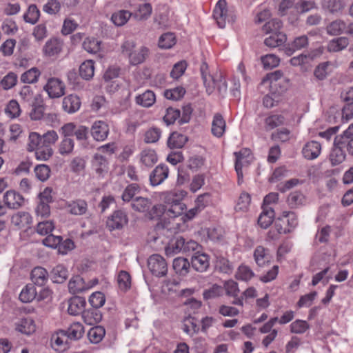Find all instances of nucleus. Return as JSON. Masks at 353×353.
<instances>
[{"mask_svg": "<svg viewBox=\"0 0 353 353\" xmlns=\"http://www.w3.org/2000/svg\"><path fill=\"white\" fill-rule=\"evenodd\" d=\"M224 289L221 286L214 284L210 288L206 289L203 292V296L205 300L216 299L221 296Z\"/></svg>", "mask_w": 353, "mask_h": 353, "instance_id": "4d7b16f0", "label": "nucleus"}, {"mask_svg": "<svg viewBox=\"0 0 353 353\" xmlns=\"http://www.w3.org/2000/svg\"><path fill=\"white\" fill-rule=\"evenodd\" d=\"M105 302V297L101 292H93L89 298V303L92 307L99 309Z\"/></svg>", "mask_w": 353, "mask_h": 353, "instance_id": "338daca9", "label": "nucleus"}, {"mask_svg": "<svg viewBox=\"0 0 353 353\" xmlns=\"http://www.w3.org/2000/svg\"><path fill=\"white\" fill-rule=\"evenodd\" d=\"M118 284L121 290L126 291L130 288L131 276L126 271H121L117 279Z\"/></svg>", "mask_w": 353, "mask_h": 353, "instance_id": "69168bd1", "label": "nucleus"}, {"mask_svg": "<svg viewBox=\"0 0 353 353\" xmlns=\"http://www.w3.org/2000/svg\"><path fill=\"white\" fill-rule=\"evenodd\" d=\"M79 75L85 80H90L94 76V62L92 60H87L79 66Z\"/></svg>", "mask_w": 353, "mask_h": 353, "instance_id": "c03bdc74", "label": "nucleus"}, {"mask_svg": "<svg viewBox=\"0 0 353 353\" xmlns=\"http://www.w3.org/2000/svg\"><path fill=\"white\" fill-rule=\"evenodd\" d=\"M15 330L24 335L30 336L36 332L37 325L32 318L25 317L15 323Z\"/></svg>", "mask_w": 353, "mask_h": 353, "instance_id": "4468645a", "label": "nucleus"}, {"mask_svg": "<svg viewBox=\"0 0 353 353\" xmlns=\"http://www.w3.org/2000/svg\"><path fill=\"white\" fill-rule=\"evenodd\" d=\"M128 223L127 213L122 210H117L109 216L106 221V226L110 231L122 230Z\"/></svg>", "mask_w": 353, "mask_h": 353, "instance_id": "20e7f679", "label": "nucleus"}, {"mask_svg": "<svg viewBox=\"0 0 353 353\" xmlns=\"http://www.w3.org/2000/svg\"><path fill=\"white\" fill-rule=\"evenodd\" d=\"M121 50L122 54L128 58L132 65L143 63L150 53L149 49L145 46L137 48L136 43L132 40L125 41L121 46Z\"/></svg>", "mask_w": 353, "mask_h": 353, "instance_id": "f257e3e1", "label": "nucleus"}, {"mask_svg": "<svg viewBox=\"0 0 353 353\" xmlns=\"http://www.w3.org/2000/svg\"><path fill=\"white\" fill-rule=\"evenodd\" d=\"M336 142L338 145H343L348 154L353 157V123L343 134L337 136Z\"/></svg>", "mask_w": 353, "mask_h": 353, "instance_id": "9d476101", "label": "nucleus"}, {"mask_svg": "<svg viewBox=\"0 0 353 353\" xmlns=\"http://www.w3.org/2000/svg\"><path fill=\"white\" fill-rule=\"evenodd\" d=\"M50 276L53 283H63L68 277V271L64 265L59 264L51 270Z\"/></svg>", "mask_w": 353, "mask_h": 353, "instance_id": "7c9ffc66", "label": "nucleus"}, {"mask_svg": "<svg viewBox=\"0 0 353 353\" xmlns=\"http://www.w3.org/2000/svg\"><path fill=\"white\" fill-rule=\"evenodd\" d=\"M102 316L101 312L95 307L85 310L82 314L84 323L90 325L99 323L102 319Z\"/></svg>", "mask_w": 353, "mask_h": 353, "instance_id": "cd10ccee", "label": "nucleus"}, {"mask_svg": "<svg viewBox=\"0 0 353 353\" xmlns=\"http://www.w3.org/2000/svg\"><path fill=\"white\" fill-rule=\"evenodd\" d=\"M184 245V238L181 236L173 239L165 248V254L168 256H172L174 254L183 252Z\"/></svg>", "mask_w": 353, "mask_h": 353, "instance_id": "c756f323", "label": "nucleus"}, {"mask_svg": "<svg viewBox=\"0 0 353 353\" xmlns=\"http://www.w3.org/2000/svg\"><path fill=\"white\" fill-rule=\"evenodd\" d=\"M305 201L304 195L300 192H293L288 197V203L292 208H297Z\"/></svg>", "mask_w": 353, "mask_h": 353, "instance_id": "774afa93", "label": "nucleus"}, {"mask_svg": "<svg viewBox=\"0 0 353 353\" xmlns=\"http://www.w3.org/2000/svg\"><path fill=\"white\" fill-rule=\"evenodd\" d=\"M161 131L157 127H152L148 129L144 136V141L146 143H154L159 141L161 137Z\"/></svg>", "mask_w": 353, "mask_h": 353, "instance_id": "052dcab7", "label": "nucleus"}, {"mask_svg": "<svg viewBox=\"0 0 353 353\" xmlns=\"http://www.w3.org/2000/svg\"><path fill=\"white\" fill-rule=\"evenodd\" d=\"M148 267L150 272L158 277L164 276L168 272L165 259L158 254H152L148 258Z\"/></svg>", "mask_w": 353, "mask_h": 353, "instance_id": "7ed1b4c3", "label": "nucleus"}, {"mask_svg": "<svg viewBox=\"0 0 353 353\" xmlns=\"http://www.w3.org/2000/svg\"><path fill=\"white\" fill-rule=\"evenodd\" d=\"M346 23L341 19H336L331 22L326 28L327 33L332 36H338L345 34Z\"/></svg>", "mask_w": 353, "mask_h": 353, "instance_id": "e433bc0d", "label": "nucleus"}, {"mask_svg": "<svg viewBox=\"0 0 353 353\" xmlns=\"http://www.w3.org/2000/svg\"><path fill=\"white\" fill-rule=\"evenodd\" d=\"M158 161L156 152L152 149H145L140 153V161L146 168H152Z\"/></svg>", "mask_w": 353, "mask_h": 353, "instance_id": "72a5a7b5", "label": "nucleus"}, {"mask_svg": "<svg viewBox=\"0 0 353 353\" xmlns=\"http://www.w3.org/2000/svg\"><path fill=\"white\" fill-rule=\"evenodd\" d=\"M270 35L265 38L264 40V44L270 48H276L279 47L284 43H285L287 40L286 34L284 33H274L270 34Z\"/></svg>", "mask_w": 353, "mask_h": 353, "instance_id": "a18cd8bd", "label": "nucleus"}, {"mask_svg": "<svg viewBox=\"0 0 353 353\" xmlns=\"http://www.w3.org/2000/svg\"><path fill=\"white\" fill-rule=\"evenodd\" d=\"M254 257L256 264L263 267L271 261L270 250L263 246H257L254 252Z\"/></svg>", "mask_w": 353, "mask_h": 353, "instance_id": "c85d7f7f", "label": "nucleus"}, {"mask_svg": "<svg viewBox=\"0 0 353 353\" xmlns=\"http://www.w3.org/2000/svg\"><path fill=\"white\" fill-rule=\"evenodd\" d=\"M172 267L177 274L185 276L190 271V263L185 258L177 257L174 259Z\"/></svg>", "mask_w": 353, "mask_h": 353, "instance_id": "c9c22d12", "label": "nucleus"}, {"mask_svg": "<svg viewBox=\"0 0 353 353\" xmlns=\"http://www.w3.org/2000/svg\"><path fill=\"white\" fill-rule=\"evenodd\" d=\"M226 128V122L220 113H216L212 119L211 132L213 136L221 138L223 136Z\"/></svg>", "mask_w": 353, "mask_h": 353, "instance_id": "5701e85b", "label": "nucleus"}, {"mask_svg": "<svg viewBox=\"0 0 353 353\" xmlns=\"http://www.w3.org/2000/svg\"><path fill=\"white\" fill-rule=\"evenodd\" d=\"M40 17V11L34 4H31L23 15L24 21L31 24H35Z\"/></svg>", "mask_w": 353, "mask_h": 353, "instance_id": "3c124183", "label": "nucleus"}, {"mask_svg": "<svg viewBox=\"0 0 353 353\" xmlns=\"http://www.w3.org/2000/svg\"><path fill=\"white\" fill-rule=\"evenodd\" d=\"M309 45L308 37L306 35L296 37L294 40L285 44L282 49L287 56H291L294 52L307 48Z\"/></svg>", "mask_w": 353, "mask_h": 353, "instance_id": "0eeeda50", "label": "nucleus"}, {"mask_svg": "<svg viewBox=\"0 0 353 353\" xmlns=\"http://www.w3.org/2000/svg\"><path fill=\"white\" fill-rule=\"evenodd\" d=\"M63 43L61 40L52 38L48 40L43 48L46 56L52 57L58 54L62 50Z\"/></svg>", "mask_w": 353, "mask_h": 353, "instance_id": "bb28decb", "label": "nucleus"}, {"mask_svg": "<svg viewBox=\"0 0 353 353\" xmlns=\"http://www.w3.org/2000/svg\"><path fill=\"white\" fill-rule=\"evenodd\" d=\"M109 126L103 121H96L90 129V133L97 141H103L109 134Z\"/></svg>", "mask_w": 353, "mask_h": 353, "instance_id": "6e6552de", "label": "nucleus"}, {"mask_svg": "<svg viewBox=\"0 0 353 353\" xmlns=\"http://www.w3.org/2000/svg\"><path fill=\"white\" fill-rule=\"evenodd\" d=\"M348 45L349 39L345 37H340L330 41L327 50L330 52H336L346 48Z\"/></svg>", "mask_w": 353, "mask_h": 353, "instance_id": "4c0bfd02", "label": "nucleus"}, {"mask_svg": "<svg viewBox=\"0 0 353 353\" xmlns=\"http://www.w3.org/2000/svg\"><path fill=\"white\" fill-rule=\"evenodd\" d=\"M169 205L170 207L165 210L163 219H161L154 228V230L157 234L165 235V232H168L171 229L170 223L165 220V216L173 218L176 217L182 214L185 207V205Z\"/></svg>", "mask_w": 353, "mask_h": 353, "instance_id": "f03ea898", "label": "nucleus"}, {"mask_svg": "<svg viewBox=\"0 0 353 353\" xmlns=\"http://www.w3.org/2000/svg\"><path fill=\"white\" fill-rule=\"evenodd\" d=\"M135 101L138 105L149 108L156 101V96L153 91L148 90L143 94L137 96Z\"/></svg>", "mask_w": 353, "mask_h": 353, "instance_id": "58836bf2", "label": "nucleus"}, {"mask_svg": "<svg viewBox=\"0 0 353 353\" xmlns=\"http://www.w3.org/2000/svg\"><path fill=\"white\" fill-rule=\"evenodd\" d=\"M191 265L197 272H205L210 267V256L205 253L197 252L191 258Z\"/></svg>", "mask_w": 353, "mask_h": 353, "instance_id": "9b49d317", "label": "nucleus"}, {"mask_svg": "<svg viewBox=\"0 0 353 353\" xmlns=\"http://www.w3.org/2000/svg\"><path fill=\"white\" fill-rule=\"evenodd\" d=\"M67 337H64L60 333V330L56 334H53L51 338L52 347L59 351L65 349L68 343Z\"/></svg>", "mask_w": 353, "mask_h": 353, "instance_id": "5fc2aeb1", "label": "nucleus"}, {"mask_svg": "<svg viewBox=\"0 0 353 353\" xmlns=\"http://www.w3.org/2000/svg\"><path fill=\"white\" fill-rule=\"evenodd\" d=\"M227 2L225 0H219L213 11V17L216 20L218 26L221 28L225 26L226 19L228 18Z\"/></svg>", "mask_w": 353, "mask_h": 353, "instance_id": "f8f14e48", "label": "nucleus"}, {"mask_svg": "<svg viewBox=\"0 0 353 353\" xmlns=\"http://www.w3.org/2000/svg\"><path fill=\"white\" fill-rule=\"evenodd\" d=\"M234 155L236 157L234 167L238 176V183L240 184L243 179L242 168L244 165L248 164V159L251 155V151L248 148H243L239 152H235Z\"/></svg>", "mask_w": 353, "mask_h": 353, "instance_id": "423d86ee", "label": "nucleus"}, {"mask_svg": "<svg viewBox=\"0 0 353 353\" xmlns=\"http://www.w3.org/2000/svg\"><path fill=\"white\" fill-rule=\"evenodd\" d=\"M176 43L174 34L171 32L163 34L159 39V47L162 49L171 48Z\"/></svg>", "mask_w": 353, "mask_h": 353, "instance_id": "6e6d98bb", "label": "nucleus"}, {"mask_svg": "<svg viewBox=\"0 0 353 353\" xmlns=\"http://www.w3.org/2000/svg\"><path fill=\"white\" fill-rule=\"evenodd\" d=\"M40 74L39 69L34 67L21 74V81L24 83H34L38 81Z\"/></svg>", "mask_w": 353, "mask_h": 353, "instance_id": "864d4df0", "label": "nucleus"}, {"mask_svg": "<svg viewBox=\"0 0 353 353\" xmlns=\"http://www.w3.org/2000/svg\"><path fill=\"white\" fill-rule=\"evenodd\" d=\"M50 98H59L65 94V83L58 78H50L44 86Z\"/></svg>", "mask_w": 353, "mask_h": 353, "instance_id": "39448f33", "label": "nucleus"}, {"mask_svg": "<svg viewBox=\"0 0 353 353\" xmlns=\"http://www.w3.org/2000/svg\"><path fill=\"white\" fill-rule=\"evenodd\" d=\"M282 21L279 19H273L266 22L262 28L265 34L283 33L280 31L282 28Z\"/></svg>", "mask_w": 353, "mask_h": 353, "instance_id": "09e8293b", "label": "nucleus"}, {"mask_svg": "<svg viewBox=\"0 0 353 353\" xmlns=\"http://www.w3.org/2000/svg\"><path fill=\"white\" fill-rule=\"evenodd\" d=\"M74 143L72 139L70 137H64L61 141L59 147V152L62 155H68L72 152Z\"/></svg>", "mask_w": 353, "mask_h": 353, "instance_id": "0e129e2a", "label": "nucleus"}, {"mask_svg": "<svg viewBox=\"0 0 353 353\" xmlns=\"http://www.w3.org/2000/svg\"><path fill=\"white\" fill-rule=\"evenodd\" d=\"M37 292L34 284H27L19 294V299L23 303H30L37 299Z\"/></svg>", "mask_w": 353, "mask_h": 353, "instance_id": "ea45409f", "label": "nucleus"}, {"mask_svg": "<svg viewBox=\"0 0 353 353\" xmlns=\"http://www.w3.org/2000/svg\"><path fill=\"white\" fill-rule=\"evenodd\" d=\"M337 136H335L333 148L330 154V161L332 165H337L343 163L346 158L345 151L343 145H338L336 142Z\"/></svg>", "mask_w": 353, "mask_h": 353, "instance_id": "dca6fc26", "label": "nucleus"}, {"mask_svg": "<svg viewBox=\"0 0 353 353\" xmlns=\"http://www.w3.org/2000/svg\"><path fill=\"white\" fill-rule=\"evenodd\" d=\"M50 274L46 269L41 266L34 268L30 273L32 284L37 286H43L48 282Z\"/></svg>", "mask_w": 353, "mask_h": 353, "instance_id": "6ab92c4d", "label": "nucleus"}, {"mask_svg": "<svg viewBox=\"0 0 353 353\" xmlns=\"http://www.w3.org/2000/svg\"><path fill=\"white\" fill-rule=\"evenodd\" d=\"M188 138L187 136L178 133L177 132H172L168 138V145L170 148H181L188 141Z\"/></svg>", "mask_w": 353, "mask_h": 353, "instance_id": "a19ab883", "label": "nucleus"}, {"mask_svg": "<svg viewBox=\"0 0 353 353\" xmlns=\"http://www.w3.org/2000/svg\"><path fill=\"white\" fill-rule=\"evenodd\" d=\"M84 332L83 326L80 323H73L66 330H60V333L67 339L78 340L83 336Z\"/></svg>", "mask_w": 353, "mask_h": 353, "instance_id": "4be33fe9", "label": "nucleus"}, {"mask_svg": "<svg viewBox=\"0 0 353 353\" xmlns=\"http://www.w3.org/2000/svg\"><path fill=\"white\" fill-rule=\"evenodd\" d=\"M169 169L167 165L160 164L157 165L150 174V182L152 186L162 183L168 178Z\"/></svg>", "mask_w": 353, "mask_h": 353, "instance_id": "ddd939ff", "label": "nucleus"}, {"mask_svg": "<svg viewBox=\"0 0 353 353\" xmlns=\"http://www.w3.org/2000/svg\"><path fill=\"white\" fill-rule=\"evenodd\" d=\"M32 218L30 213L26 212H18L11 218V223L19 229H22L32 223Z\"/></svg>", "mask_w": 353, "mask_h": 353, "instance_id": "a878e982", "label": "nucleus"}, {"mask_svg": "<svg viewBox=\"0 0 353 353\" xmlns=\"http://www.w3.org/2000/svg\"><path fill=\"white\" fill-rule=\"evenodd\" d=\"M68 288L71 293L77 294L89 289V287H87L84 279L81 276L76 275L70 280Z\"/></svg>", "mask_w": 353, "mask_h": 353, "instance_id": "f704fd0d", "label": "nucleus"}, {"mask_svg": "<svg viewBox=\"0 0 353 353\" xmlns=\"http://www.w3.org/2000/svg\"><path fill=\"white\" fill-rule=\"evenodd\" d=\"M286 90L287 88L285 87H280L279 90H271V94H268L263 97V105L268 108H271L276 105L280 100L281 94Z\"/></svg>", "mask_w": 353, "mask_h": 353, "instance_id": "473e14b6", "label": "nucleus"}, {"mask_svg": "<svg viewBox=\"0 0 353 353\" xmlns=\"http://www.w3.org/2000/svg\"><path fill=\"white\" fill-rule=\"evenodd\" d=\"M130 17L131 12L122 10L112 14L111 20L117 26H122L127 23Z\"/></svg>", "mask_w": 353, "mask_h": 353, "instance_id": "603ef678", "label": "nucleus"}, {"mask_svg": "<svg viewBox=\"0 0 353 353\" xmlns=\"http://www.w3.org/2000/svg\"><path fill=\"white\" fill-rule=\"evenodd\" d=\"M5 112L11 119L18 117L21 114L19 103L14 99L10 101L5 109Z\"/></svg>", "mask_w": 353, "mask_h": 353, "instance_id": "e2e57ef3", "label": "nucleus"}, {"mask_svg": "<svg viewBox=\"0 0 353 353\" xmlns=\"http://www.w3.org/2000/svg\"><path fill=\"white\" fill-rule=\"evenodd\" d=\"M30 105L32 107L30 117L32 120H40L44 116V103L41 94H36L31 100Z\"/></svg>", "mask_w": 353, "mask_h": 353, "instance_id": "1a4fd4ad", "label": "nucleus"}, {"mask_svg": "<svg viewBox=\"0 0 353 353\" xmlns=\"http://www.w3.org/2000/svg\"><path fill=\"white\" fill-rule=\"evenodd\" d=\"M140 191V187L137 183H131L124 190L121 198L124 202L133 200L134 195Z\"/></svg>", "mask_w": 353, "mask_h": 353, "instance_id": "13d9d810", "label": "nucleus"}, {"mask_svg": "<svg viewBox=\"0 0 353 353\" xmlns=\"http://www.w3.org/2000/svg\"><path fill=\"white\" fill-rule=\"evenodd\" d=\"M86 305V301L84 297L76 296L69 300L68 312L70 315L77 316L83 314Z\"/></svg>", "mask_w": 353, "mask_h": 353, "instance_id": "412c9836", "label": "nucleus"}, {"mask_svg": "<svg viewBox=\"0 0 353 353\" xmlns=\"http://www.w3.org/2000/svg\"><path fill=\"white\" fill-rule=\"evenodd\" d=\"M152 205L150 199L142 196H138L134 199L131 203L132 208L139 212H145L148 211Z\"/></svg>", "mask_w": 353, "mask_h": 353, "instance_id": "79ce46f5", "label": "nucleus"}, {"mask_svg": "<svg viewBox=\"0 0 353 353\" xmlns=\"http://www.w3.org/2000/svg\"><path fill=\"white\" fill-rule=\"evenodd\" d=\"M186 195L187 192L185 190H174L166 193L164 198L165 203L167 204L185 205L181 201Z\"/></svg>", "mask_w": 353, "mask_h": 353, "instance_id": "2f4dec72", "label": "nucleus"}, {"mask_svg": "<svg viewBox=\"0 0 353 353\" xmlns=\"http://www.w3.org/2000/svg\"><path fill=\"white\" fill-rule=\"evenodd\" d=\"M34 172L37 178L41 181H47L50 176V168L46 164L37 165L34 168Z\"/></svg>", "mask_w": 353, "mask_h": 353, "instance_id": "bf43d9fd", "label": "nucleus"}, {"mask_svg": "<svg viewBox=\"0 0 353 353\" xmlns=\"http://www.w3.org/2000/svg\"><path fill=\"white\" fill-rule=\"evenodd\" d=\"M215 270L224 274L232 272L233 266L229 260L221 255L216 256Z\"/></svg>", "mask_w": 353, "mask_h": 353, "instance_id": "37998d69", "label": "nucleus"}, {"mask_svg": "<svg viewBox=\"0 0 353 353\" xmlns=\"http://www.w3.org/2000/svg\"><path fill=\"white\" fill-rule=\"evenodd\" d=\"M275 213L272 208L263 206V211L258 218V224L263 229L268 228L273 222Z\"/></svg>", "mask_w": 353, "mask_h": 353, "instance_id": "393cba45", "label": "nucleus"}, {"mask_svg": "<svg viewBox=\"0 0 353 353\" xmlns=\"http://www.w3.org/2000/svg\"><path fill=\"white\" fill-rule=\"evenodd\" d=\"M321 150V145L316 141L307 142L302 150L303 157L308 160H313L317 158Z\"/></svg>", "mask_w": 353, "mask_h": 353, "instance_id": "b1692460", "label": "nucleus"}, {"mask_svg": "<svg viewBox=\"0 0 353 353\" xmlns=\"http://www.w3.org/2000/svg\"><path fill=\"white\" fill-rule=\"evenodd\" d=\"M81 105V101L79 97L74 94L65 97L62 101V108L68 114H72L78 111Z\"/></svg>", "mask_w": 353, "mask_h": 353, "instance_id": "a211bd4d", "label": "nucleus"}, {"mask_svg": "<svg viewBox=\"0 0 353 353\" xmlns=\"http://www.w3.org/2000/svg\"><path fill=\"white\" fill-rule=\"evenodd\" d=\"M208 66L206 63H203L200 70L203 83L206 87L207 91H212L216 85L217 81L210 74H207L206 71Z\"/></svg>", "mask_w": 353, "mask_h": 353, "instance_id": "de8ad7c7", "label": "nucleus"}, {"mask_svg": "<svg viewBox=\"0 0 353 353\" xmlns=\"http://www.w3.org/2000/svg\"><path fill=\"white\" fill-rule=\"evenodd\" d=\"M66 208L69 213L74 216L84 215L88 210L87 201L81 199H78L68 202L66 204Z\"/></svg>", "mask_w": 353, "mask_h": 353, "instance_id": "aec40b11", "label": "nucleus"}, {"mask_svg": "<svg viewBox=\"0 0 353 353\" xmlns=\"http://www.w3.org/2000/svg\"><path fill=\"white\" fill-rule=\"evenodd\" d=\"M285 117L281 114H272L265 119V126L267 130H272L278 126L283 125Z\"/></svg>", "mask_w": 353, "mask_h": 353, "instance_id": "8fccbe9b", "label": "nucleus"}, {"mask_svg": "<svg viewBox=\"0 0 353 353\" xmlns=\"http://www.w3.org/2000/svg\"><path fill=\"white\" fill-rule=\"evenodd\" d=\"M92 168L99 176H103L108 171V161L105 157L95 154L91 161Z\"/></svg>", "mask_w": 353, "mask_h": 353, "instance_id": "f3484780", "label": "nucleus"}, {"mask_svg": "<svg viewBox=\"0 0 353 353\" xmlns=\"http://www.w3.org/2000/svg\"><path fill=\"white\" fill-rule=\"evenodd\" d=\"M54 229V224L52 221H43L38 223L36 227L37 232L41 235H48Z\"/></svg>", "mask_w": 353, "mask_h": 353, "instance_id": "680f3d73", "label": "nucleus"}, {"mask_svg": "<svg viewBox=\"0 0 353 353\" xmlns=\"http://www.w3.org/2000/svg\"><path fill=\"white\" fill-rule=\"evenodd\" d=\"M3 201L8 208L19 209L24 203V198L14 190L7 191L3 196Z\"/></svg>", "mask_w": 353, "mask_h": 353, "instance_id": "2eb2a0df", "label": "nucleus"}, {"mask_svg": "<svg viewBox=\"0 0 353 353\" xmlns=\"http://www.w3.org/2000/svg\"><path fill=\"white\" fill-rule=\"evenodd\" d=\"M105 330L101 325H96L90 328L88 333V336L92 343H99L104 338Z\"/></svg>", "mask_w": 353, "mask_h": 353, "instance_id": "49530a36", "label": "nucleus"}]
</instances>
